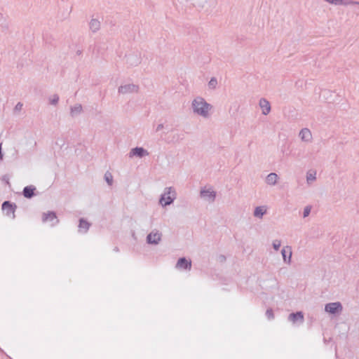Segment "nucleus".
Here are the masks:
<instances>
[{
	"mask_svg": "<svg viewBox=\"0 0 359 359\" xmlns=\"http://www.w3.org/2000/svg\"><path fill=\"white\" fill-rule=\"evenodd\" d=\"M176 268L190 271L191 269V261L186 257H181L176 264Z\"/></svg>",
	"mask_w": 359,
	"mask_h": 359,
	"instance_id": "7",
	"label": "nucleus"
},
{
	"mask_svg": "<svg viewBox=\"0 0 359 359\" xmlns=\"http://www.w3.org/2000/svg\"><path fill=\"white\" fill-rule=\"evenodd\" d=\"M278 176L275 172H271L266 176V182L269 185H275L277 183Z\"/></svg>",
	"mask_w": 359,
	"mask_h": 359,
	"instance_id": "20",
	"label": "nucleus"
},
{
	"mask_svg": "<svg viewBox=\"0 0 359 359\" xmlns=\"http://www.w3.org/2000/svg\"><path fill=\"white\" fill-rule=\"evenodd\" d=\"M59 101V96L57 94L53 95L49 98V103L52 105H56Z\"/></svg>",
	"mask_w": 359,
	"mask_h": 359,
	"instance_id": "25",
	"label": "nucleus"
},
{
	"mask_svg": "<svg viewBox=\"0 0 359 359\" xmlns=\"http://www.w3.org/2000/svg\"><path fill=\"white\" fill-rule=\"evenodd\" d=\"M281 254L284 262L287 264H290L292 254V248L289 245L283 247V248L281 250Z\"/></svg>",
	"mask_w": 359,
	"mask_h": 359,
	"instance_id": "11",
	"label": "nucleus"
},
{
	"mask_svg": "<svg viewBox=\"0 0 359 359\" xmlns=\"http://www.w3.org/2000/svg\"><path fill=\"white\" fill-rule=\"evenodd\" d=\"M149 153L147 151V150H146L143 147H138L132 149L129 154L130 157L135 156L139 158H142L145 156H149Z\"/></svg>",
	"mask_w": 359,
	"mask_h": 359,
	"instance_id": "8",
	"label": "nucleus"
},
{
	"mask_svg": "<svg viewBox=\"0 0 359 359\" xmlns=\"http://www.w3.org/2000/svg\"><path fill=\"white\" fill-rule=\"evenodd\" d=\"M161 234L158 232H151L149 233L147 236V241L149 244H158L161 241Z\"/></svg>",
	"mask_w": 359,
	"mask_h": 359,
	"instance_id": "15",
	"label": "nucleus"
},
{
	"mask_svg": "<svg viewBox=\"0 0 359 359\" xmlns=\"http://www.w3.org/2000/svg\"><path fill=\"white\" fill-rule=\"evenodd\" d=\"M342 310L343 306L339 302L328 303L325 306V311L331 314L340 313Z\"/></svg>",
	"mask_w": 359,
	"mask_h": 359,
	"instance_id": "3",
	"label": "nucleus"
},
{
	"mask_svg": "<svg viewBox=\"0 0 359 359\" xmlns=\"http://www.w3.org/2000/svg\"><path fill=\"white\" fill-rule=\"evenodd\" d=\"M90 224L83 218L79 219V231L81 233H86L89 229Z\"/></svg>",
	"mask_w": 359,
	"mask_h": 359,
	"instance_id": "18",
	"label": "nucleus"
},
{
	"mask_svg": "<svg viewBox=\"0 0 359 359\" xmlns=\"http://www.w3.org/2000/svg\"><path fill=\"white\" fill-rule=\"evenodd\" d=\"M83 107L81 104H76L70 108V115L73 117L75 115L79 114L82 112Z\"/></svg>",
	"mask_w": 359,
	"mask_h": 359,
	"instance_id": "22",
	"label": "nucleus"
},
{
	"mask_svg": "<svg viewBox=\"0 0 359 359\" xmlns=\"http://www.w3.org/2000/svg\"><path fill=\"white\" fill-rule=\"evenodd\" d=\"M22 106H23L22 103H21V102H18V103L15 105V108H14V110H15V111H20V110L22 109Z\"/></svg>",
	"mask_w": 359,
	"mask_h": 359,
	"instance_id": "30",
	"label": "nucleus"
},
{
	"mask_svg": "<svg viewBox=\"0 0 359 359\" xmlns=\"http://www.w3.org/2000/svg\"><path fill=\"white\" fill-rule=\"evenodd\" d=\"M200 195L201 198L208 200L210 202L215 201L216 198V192L209 189H202L200 191Z\"/></svg>",
	"mask_w": 359,
	"mask_h": 359,
	"instance_id": "9",
	"label": "nucleus"
},
{
	"mask_svg": "<svg viewBox=\"0 0 359 359\" xmlns=\"http://www.w3.org/2000/svg\"><path fill=\"white\" fill-rule=\"evenodd\" d=\"M316 172H313V173L307 172V174H306L307 182L310 183L311 182L315 181L316 180Z\"/></svg>",
	"mask_w": 359,
	"mask_h": 359,
	"instance_id": "26",
	"label": "nucleus"
},
{
	"mask_svg": "<svg viewBox=\"0 0 359 359\" xmlns=\"http://www.w3.org/2000/svg\"><path fill=\"white\" fill-rule=\"evenodd\" d=\"M114 250V251H116V252H118V251H119V250H118V247H115Z\"/></svg>",
	"mask_w": 359,
	"mask_h": 359,
	"instance_id": "33",
	"label": "nucleus"
},
{
	"mask_svg": "<svg viewBox=\"0 0 359 359\" xmlns=\"http://www.w3.org/2000/svg\"><path fill=\"white\" fill-rule=\"evenodd\" d=\"M4 154L1 151V144H0V160H3Z\"/></svg>",
	"mask_w": 359,
	"mask_h": 359,
	"instance_id": "32",
	"label": "nucleus"
},
{
	"mask_svg": "<svg viewBox=\"0 0 359 359\" xmlns=\"http://www.w3.org/2000/svg\"><path fill=\"white\" fill-rule=\"evenodd\" d=\"M311 207L310 205H307L304 208V212H303V217H306L309 215L311 212Z\"/></svg>",
	"mask_w": 359,
	"mask_h": 359,
	"instance_id": "29",
	"label": "nucleus"
},
{
	"mask_svg": "<svg viewBox=\"0 0 359 359\" xmlns=\"http://www.w3.org/2000/svg\"><path fill=\"white\" fill-rule=\"evenodd\" d=\"M281 245V241L280 240H274L273 241V248L275 250H278Z\"/></svg>",
	"mask_w": 359,
	"mask_h": 359,
	"instance_id": "28",
	"label": "nucleus"
},
{
	"mask_svg": "<svg viewBox=\"0 0 359 359\" xmlns=\"http://www.w3.org/2000/svg\"><path fill=\"white\" fill-rule=\"evenodd\" d=\"M127 64L130 67H136L141 62V57L139 55L133 53L127 56Z\"/></svg>",
	"mask_w": 359,
	"mask_h": 359,
	"instance_id": "10",
	"label": "nucleus"
},
{
	"mask_svg": "<svg viewBox=\"0 0 359 359\" xmlns=\"http://www.w3.org/2000/svg\"><path fill=\"white\" fill-rule=\"evenodd\" d=\"M288 320L293 323L299 322L302 323L304 320V313L302 311H297L296 313H292L288 316Z\"/></svg>",
	"mask_w": 359,
	"mask_h": 359,
	"instance_id": "14",
	"label": "nucleus"
},
{
	"mask_svg": "<svg viewBox=\"0 0 359 359\" xmlns=\"http://www.w3.org/2000/svg\"><path fill=\"white\" fill-rule=\"evenodd\" d=\"M2 210L6 211V215L8 217L12 215V218L15 217V212L17 208V205L15 203H13L9 201H6L2 203L1 205Z\"/></svg>",
	"mask_w": 359,
	"mask_h": 359,
	"instance_id": "4",
	"label": "nucleus"
},
{
	"mask_svg": "<svg viewBox=\"0 0 359 359\" xmlns=\"http://www.w3.org/2000/svg\"><path fill=\"white\" fill-rule=\"evenodd\" d=\"M138 90L139 86L135 84H126L121 86L118 89V92L121 94L137 93Z\"/></svg>",
	"mask_w": 359,
	"mask_h": 359,
	"instance_id": "6",
	"label": "nucleus"
},
{
	"mask_svg": "<svg viewBox=\"0 0 359 359\" xmlns=\"http://www.w3.org/2000/svg\"><path fill=\"white\" fill-rule=\"evenodd\" d=\"M266 316L269 320H272L274 318V314L273 309L269 308L266 311Z\"/></svg>",
	"mask_w": 359,
	"mask_h": 359,
	"instance_id": "27",
	"label": "nucleus"
},
{
	"mask_svg": "<svg viewBox=\"0 0 359 359\" xmlns=\"http://www.w3.org/2000/svg\"><path fill=\"white\" fill-rule=\"evenodd\" d=\"M217 86V80L215 77H212L208 82V86L211 89H215Z\"/></svg>",
	"mask_w": 359,
	"mask_h": 359,
	"instance_id": "24",
	"label": "nucleus"
},
{
	"mask_svg": "<svg viewBox=\"0 0 359 359\" xmlns=\"http://www.w3.org/2000/svg\"><path fill=\"white\" fill-rule=\"evenodd\" d=\"M259 105L262 110V114L264 115H267L271 111V104L270 102L265 98H261L259 102Z\"/></svg>",
	"mask_w": 359,
	"mask_h": 359,
	"instance_id": "12",
	"label": "nucleus"
},
{
	"mask_svg": "<svg viewBox=\"0 0 359 359\" xmlns=\"http://www.w3.org/2000/svg\"><path fill=\"white\" fill-rule=\"evenodd\" d=\"M299 137L303 142H309L312 140V134L309 128H302L299 134Z\"/></svg>",
	"mask_w": 359,
	"mask_h": 359,
	"instance_id": "13",
	"label": "nucleus"
},
{
	"mask_svg": "<svg viewBox=\"0 0 359 359\" xmlns=\"http://www.w3.org/2000/svg\"><path fill=\"white\" fill-rule=\"evenodd\" d=\"M163 128V124L161 123V124H158L156 127V131H160L161 130H162Z\"/></svg>",
	"mask_w": 359,
	"mask_h": 359,
	"instance_id": "31",
	"label": "nucleus"
},
{
	"mask_svg": "<svg viewBox=\"0 0 359 359\" xmlns=\"http://www.w3.org/2000/svg\"><path fill=\"white\" fill-rule=\"evenodd\" d=\"M104 180H106L107 183L111 186L113 183V176L111 172L109 171H107L104 174Z\"/></svg>",
	"mask_w": 359,
	"mask_h": 359,
	"instance_id": "23",
	"label": "nucleus"
},
{
	"mask_svg": "<svg viewBox=\"0 0 359 359\" xmlns=\"http://www.w3.org/2000/svg\"><path fill=\"white\" fill-rule=\"evenodd\" d=\"M324 1H326V2H327V3H328V1H329V0H324Z\"/></svg>",
	"mask_w": 359,
	"mask_h": 359,
	"instance_id": "34",
	"label": "nucleus"
},
{
	"mask_svg": "<svg viewBox=\"0 0 359 359\" xmlns=\"http://www.w3.org/2000/svg\"><path fill=\"white\" fill-rule=\"evenodd\" d=\"M42 222H53L51 226H55L59 223V219L57 217L56 213L53 211H48V212L43 213Z\"/></svg>",
	"mask_w": 359,
	"mask_h": 359,
	"instance_id": "5",
	"label": "nucleus"
},
{
	"mask_svg": "<svg viewBox=\"0 0 359 359\" xmlns=\"http://www.w3.org/2000/svg\"><path fill=\"white\" fill-rule=\"evenodd\" d=\"M176 198V192L172 187H167L161 196L160 203L163 206L170 205Z\"/></svg>",
	"mask_w": 359,
	"mask_h": 359,
	"instance_id": "2",
	"label": "nucleus"
},
{
	"mask_svg": "<svg viewBox=\"0 0 359 359\" xmlns=\"http://www.w3.org/2000/svg\"><path fill=\"white\" fill-rule=\"evenodd\" d=\"M36 191V187L33 185L27 186L24 188L22 194L27 198H31L34 195V191Z\"/></svg>",
	"mask_w": 359,
	"mask_h": 359,
	"instance_id": "17",
	"label": "nucleus"
},
{
	"mask_svg": "<svg viewBox=\"0 0 359 359\" xmlns=\"http://www.w3.org/2000/svg\"><path fill=\"white\" fill-rule=\"evenodd\" d=\"M191 108L194 114L208 118L210 117V111L212 109V106L202 97H197L192 101Z\"/></svg>",
	"mask_w": 359,
	"mask_h": 359,
	"instance_id": "1",
	"label": "nucleus"
},
{
	"mask_svg": "<svg viewBox=\"0 0 359 359\" xmlns=\"http://www.w3.org/2000/svg\"><path fill=\"white\" fill-rule=\"evenodd\" d=\"M330 4L334 5H343V6H350V5H358L359 1L355 0H329L328 1Z\"/></svg>",
	"mask_w": 359,
	"mask_h": 359,
	"instance_id": "16",
	"label": "nucleus"
},
{
	"mask_svg": "<svg viewBox=\"0 0 359 359\" xmlns=\"http://www.w3.org/2000/svg\"><path fill=\"white\" fill-rule=\"evenodd\" d=\"M266 213V208L265 206L256 207L254 211V216L258 218H262L264 215Z\"/></svg>",
	"mask_w": 359,
	"mask_h": 359,
	"instance_id": "21",
	"label": "nucleus"
},
{
	"mask_svg": "<svg viewBox=\"0 0 359 359\" xmlns=\"http://www.w3.org/2000/svg\"><path fill=\"white\" fill-rule=\"evenodd\" d=\"M101 26L100 22L97 19H91L89 23V28L93 32L95 33L100 30Z\"/></svg>",
	"mask_w": 359,
	"mask_h": 359,
	"instance_id": "19",
	"label": "nucleus"
}]
</instances>
